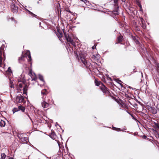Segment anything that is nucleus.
Here are the masks:
<instances>
[{
    "instance_id": "obj_1",
    "label": "nucleus",
    "mask_w": 159,
    "mask_h": 159,
    "mask_svg": "<svg viewBox=\"0 0 159 159\" xmlns=\"http://www.w3.org/2000/svg\"><path fill=\"white\" fill-rule=\"evenodd\" d=\"M65 37L67 41L70 42L73 46H75V43L74 40H76L78 39L77 37L75 35L70 34H67L64 33Z\"/></svg>"
},
{
    "instance_id": "obj_2",
    "label": "nucleus",
    "mask_w": 159,
    "mask_h": 159,
    "mask_svg": "<svg viewBox=\"0 0 159 159\" xmlns=\"http://www.w3.org/2000/svg\"><path fill=\"white\" fill-rule=\"evenodd\" d=\"M79 60L80 61H81L83 63L84 66L87 68L89 67L91 65L90 63L87 61L85 59V57L82 54L80 55V58Z\"/></svg>"
},
{
    "instance_id": "obj_3",
    "label": "nucleus",
    "mask_w": 159,
    "mask_h": 159,
    "mask_svg": "<svg viewBox=\"0 0 159 159\" xmlns=\"http://www.w3.org/2000/svg\"><path fill=\"white\" fill-rule=\"evenodd\" d=\"M25 57H26L28 58V61H30L31 60V57L30 56V52L29 51H27L24 56L22 55L21 57L19 58V62L20 63H22V61H24L25 59Z\"/></svg>"
},
{
    "instance_id": "obj_4",
    "label": "nucleus",
    "mask_w": 159,
    "mask_h": 159,
    "mask_svg": "<svg viewBox=\"0 0 159 159\" xmlns=\"http://www.w3.org/2000/svg\"><path fill=\"white\" fill-rule=\"evenodd\" d=\"M42 98L43 99V102L41 103L42 107L43 108H46L49 106V103L50 102V100L48 99L47 101L46 97L44 98L43 96L42 97Z\"/></svg>"
},
{
    "instance_id": "obj_5",
    "label": "nucleus",
    "mask_w": 159,
    "mask_h": 159,
    "mask_svg": "<svg viewBox=\"0 0 159 159\" xmlns=\"http://www.w3.org/2000/svg\"><path fill=\"white\" fill-rule=\"evenodd\" d=\"M22 134H20L18 136L20 139V141L23 143H27L28 141V138L25 137H22Z\"/></svg>"
},
{
    "instance_id": "obj_6",
    "label": "nucleus",
    "mask_w": 159,
    "mask_h": 159,
    "mask_svg": "<svg viewBox=\"0 0 159 159\" xmlns=\"http://www.w3.org/2000/svg\"><path fill=\"white\" fill-rule=\"evenodd\" d=\"M16 100L19 103L25 102L24 98L22 96H17L16 98Z\"/></svg>"
},
{
    "instance_id": "obj_7",
    "label": "nucleus",
    "mask_w": 159,
    "mask_h": 159,
    "mask_svg": "<svg viewBox=\"0 0 159 159\" xmlns=\"http://www.w3.org/2000/svg\"><path fill=\"white\" fill-rule=\"evenodd\" d=\"M101 84L102 86L101 87V89L102 91L104 93H109V91L107 88H106L102 83H101Z\"/></svg>"
},
{
    "instance_id": "obj_8",
    "label": "nucleus",
    "mask_w": 159,
    "mask_h": 159,
    "mask_svg": "<svg viewBox=\"0 0 159 159\" xmlns=\"http://www.w3.org/2000/svg\"><path fill=\"white\" fill-rule=\"evenodd\" d=\"M11 8L14 13L18 11V7L15 4H13L11 5Z\"/></svg>"
},
{
    "instance_id": "obj_9",
    "label": "nucleus",
    "mask_w": 159,
    "mask_h": 159,
    "mask_svg": "<svg viewBox=\"0 0 159 159\" xmlns=\"http://www.w3.org/2000/svg\"><path fill=\"white\" fill-rule=\"evenodd\" d=\"M140 21L141 22V26L143 29H145L146 28V25L145 21L143 19L141 18H140Z\"/></svg>"
},
{
    "instance_id": "obj_10",
    "label": "nucleus",
    "mask_w": 159,
    "mask_h": 159,
    "mask_svg": "<svg viewBox=\"0 0 159 159\" xmlns=\"http://www.w3.org/2000/svg\"><path fill=\"white\" fill-rule=\"evenodd\" d=\"M18 110L16 108H14V110L16 111L19 110H21L22 112H24L25 109V108L24 107L22 106H19L18 107Z\"/></svg>"
},
{
    "instance_id": "obj_11",
    "label": "nucleus",
    "mask_w": 159,
    "mask_h": 159,
    "mask_svg": "<svg viewBox=\"0 0 159 159\" xmlns=\"http://www.w3.org/2000/svg\"><path fill=\"white\" fill-rule=\"evenodd\" d=\"M39 80L41 81L42 84H41L40 85V86H41V85H44L45 83L44 81L43 80V76L40 75H39Z\"/></svg>"
},
{
    "instance_id": "obj_12",
    "label": "nucleus",
    "mask_w": 159,
    "mask_h": 159,
    "mask_svg": "<svg viewBox=\"0 0 159 159\" xmlns=\"http://www.w3.org/2000/svg\"><path fill=\"white\" fill-rule=\"evenodd\" d=\"M2 47L0 48V66H2Z\"/></svg>"
},
{
    "instance_id": "obj_13",
    "label": "nucleus",
    "mask_w": 159,
    "mask_h": 159,
    "mask_svg": "<svg viewBox=\"0 0 159 159\" xmlns=\"http://www.w3.org/2000/svg\"><path fill=\"white\" fill-rule=\"evenodd\" d=\"M153 127L156 129H159V124L158 123L154 122L152 124Z\"/></svg>"
},
{
    "instance_id": "obj_14",
    "label": "nucleus",
    "mask_w": 159,
    "mask_h": 159,
    "mask_svg": "<svg viewBox=\"0 0 159 159\" xmlns=\"http://www.w3.org/2000/svg\"><path fill=\"white\" fill-rule=\"evenodd\" d=\"M48 93V92L46 89H43L41 91V94L43 95L42 97L43 96L44 97V96L47 95Z\"/></svg>"
},
{
    "instance_id": "obj_15",
    "label": "nucleus",
    "mask_w": 159,
    "mask_h": 159,
    "mask_svg": "<svg viewBox=\"0 0 159 159\" xmlns=\"http://www.w3.org/2000/svg\"><path fill=\"white\" fill-rule=\"evenodd\" d=\"M27 90V86L26 85L25 86L23 89V92L24 94H26Z\"/></svg>"
},
{
    "instance_id": "obj_16",
    "label": "nucleus",
    "mask_w": 159,
    "mask_h": 159,
    "mask_svg": "<svg viewBox=\"0 0 159 159\" xmlns=\"http://www.w3.org/2000/svg\"><path fill=\"white\" fill-rule=\"evenodd\" d=\"M6 125L5 121L2 120H1L0 122V126L1 127H4Z\"/></svg>"
},
{
    "instance_id": "obj_17",
    "label": "nucleus",
    "mask_w": 159,
    "mask_h": 159,
    "mask_svg": "<svg viewBox=\"0 0 159 159\" xmlns=\"http://www.w3.org/2000/svg\"><path fill=\"white\" fill-rule=\"evenodd\" d=\"M10 87L11 89L13 88V89H14V88L13 87L14 85H13V84H12L13 82L12 81H11V79H10Z\"/></svg>"
},
{
    "instance_id": "obj_18",
    "label": "nucleus",
    "mask_w": 159,
    "mask_h": 159,
    "mask_svg": "<svg viewBox=\"0 0 159 159\" xmlns=\"http://www.w3.org/2000/svg\"><path fill=\"white\" fill-rule=\"evenodd\" d=\"M151 109L152 110V113L153 114H156L157 112V110L156 109H155V108L154 107H151Z\"/></svg>"
},
{
    "instance_id": "obj_19",
    "label": "nucleus",
    "mask_w": 159,
    "mask_h": 159,
    "mask_svg": "<svg viewBox=\"0 0 159 159\" xmlns=\"http://www.w3.org/2000/svg\"><path fill=\"white\" fill-rule=\"evenodd\" d=\"M57 35L59 38H61L63 36L62 34L60 32H58Z\"/></svg>"
},
{
    "instance_id": "obj_20",
    "label": "nucleus",
    "mask_w": 159,
    "mask_h": 159,
    "mask_svg": "<svg viewBox=\"0 0 159 159\" xmlns=\"http://www.w3.org/2000/svg\"><path fill=\"white\" fill-rule=\"evenodd\" d=\"M117 39L119 42H122L123 40V37L122 36H119L118 37Z\"/></svg>"
},
{
    "instance_id": "obj_21",
    "label": "nucleus",
    "mask_w": 159,
    "mask_h": 159,
    "mask_svg": "<svg viewBox=\"0 0 159 159\" xmlns=\"http://www.w3.org/2000/svg\"><path fill=\"white\" fill-rule=\"evenodd\" d=\"M6 156L4 153H2L1 155V158L0 159H5Z\"/></svg>"
},
{
    "instance_id": "obj_22",
    "label": "nucleus",
    "mask_w": 159,
    "mask_h": 159,
    "mask_svg": "<svg viewBox=\"0 0 159 159\" xmlns=\"http://www.w3.org/2000/svg\"><path fill=\"white\" fill-rule=\"evenodd\" d=\"M27 11H28L29 14H30V15H31V16H34V17H35V16H36V15L34 14H33L32 12L31 11H30L28 10L27 9Z\"/></svg>"
},
{
    "instance_id": "obj_23",
    "label": "nucleus",
    "mask_w": 159,
    "mask_h": 159,
    "mask_svg": "<svg viewBox=\"0 0 159 159\" xmlns=\"http://www.w3.org/2000/svg\"><path fill=\"white\" fill-rule=\"evenodd\" d=\"M95 83L96 85L97 86H99L100 84H101V83H100V82H99L97 81L96 80H95Z\"/></svg>"
},
{
    "instance_id": "obj_24",
    "label": "nucleus",
    "mask_w": 159,
    "mask_h": 159,
    "mask_svg": "<svg viewBox=\"0 0 159 159\" xmlns=\"http://www.w3.org/2000/svg\"><path fill=\"white\" fill-rule=\"evenodd\" d=\"M113 129L114 130H115L117 131H121V130L120 128H116V127H113Z\"/></svg>"
},
{
    "instance_id": "obj_25",
    "label": "nucleus",
    "mask_w": 159,
    "mask_h": 159,
    "mask_svg": "<svg viewBox=\"0 0 159 159\" xmlns=\"http://www.w3.org/2000/svg\"><path fill=\"white\" fill-rule=\"evenodd\" d=\"M114 1V2L115 3V5L116 6H117L118 4V0H113Z\"/></svg>"
},
{
    "instance_id": "obj_26",
    "label": "nucleus",
    "mask_w": 159,
    "mask_h": 159,
    "mask_svg": "<svg viewBox=\"0 0 159 159\" xmlns=\"http://www.w3.org/2000/svg\"><path fill=\"white\" fill-rule=\"evenodd\" d=\"M34 76L33 77H31L32 80H34L36 81V80L37 79L36 77V76L34 74Z\"/></svg>"
},
{
    "instance_id": "obj_27",
    "label": "nucleus",
    "mask_w": 159,
    "mask_h": 159,
    "mask_svg": "<svg viewBox=\"0 0 159 159\" xmlns=\"http://www.w3.org/2000/svg\"><path fill=\"white\" fill-rule=\"evenodd\" d=\"M127 113H129V114L130 115H131V117H132V118H133L134 120H137L135 118H134V117L133 116V115L130 114V113H129V112L128 111H127Z\"/></svg>"
},
{
    "instance_id": "obj_28",
    "label": "nucleus",
    "mask_w": 159,
    "mask_h": 159,
    "mask_svg": "<svg viewBox=\"0 0 159 159\" xmlns=\"http://www.w3.org/2000/svg\"><path fill=\"white\" fill-rule=\"evenodd\" d=\"M23 84H22L21 83H20L19 84V87L20 88H21L23 86Z\"/></svg>"
},
{
    "instance_id": "obj_29",
    "label": "nucleus",
    "mask_w": 159,
    "mask_h": 159,
    "mask_svg": "<svg viewBox=\"0 0 159 159\" xmlns=\"http://www.w3.org/2000/svg\"><path fill=\"white\" fill-rule=\"evenodd\" d=\"M7 71L9 72H11V69L10 67H9L8 68Z\"/></svg>"
},
{
    "instance_id": "obj_30",
    "label": "nucleus",
    "mask_w": 159,
    "mask_h": 159,
    "mask_svg": "<svg viewBox=\"0 0 159 159\" xmlns=\"http://www.w3.org/2000/svg\"><path fill=\"white\" fill-rule=\"evenodd\" d=\"M135 42L137 44H139V42L137 40L135 39Z\"/></svg>"
},
{
    "instance_id": "obj_31",
    "label": "nucleus",
    "mask_w": 159,
    "mask_h": 159,
    "mask_svg": "<svg viewBox=\"0 0 159 159\" xmlns=\"http://www.w3.org/2000/svg\"><path fill=\"white\" fill-rule=\"evenodd\" d=\"M28 116L30 118V119L33 122V121H32V120L31 119V118L28 115Z\"/></svg>"
},
{
    "instance_id": "obj_32",
    "label": "nucleus",
    "mask_w": 159,
    "mask_h": 159,
    "mask_svg": "<svg viewBox=\"0 0 159 159\" xmlns=\"http://www.w3.org/2000/svg\"><path fill=\"white\" fill-rule=\"evenodd\" d=\"M11 19L12 20H13L14 19V18L12 17L11 18Z\"/></svg>"
},
{
    "instance_id": "obj_33",
    "label": "nucleus",
    "mask_w": 159,
    "mask_h": 159,
    "mask_svg": "<svg viewBox=\"0 0 159 159\" xmlns=\"http://www.w3.org/2000/svg\"><path fill=\"white\" fill-rule=\"evenodd\" d=\"M122 2H125V0H121Z\"/></svg>"
},
{
    "instance_id": "obj_34",
    "label": "nucleus",
    "mask_w": 159,
    "mask_h": 159,
    "mask_svg": "<svg viewBox=\"0 0 159 159\" xmlns=\"http://www.w3.org/2000/svg\"><path fill=\"white\" fill-rule=\"evenodd\" d=\"M9 159H13V158L12 157H10L9 158Z\"/></svg>"
},
{
    "instance_id": "obj_35",
    "label": "nucleus",
    "mask_w": 159,
    "mask_h": 159,
    "mask_svg": "<svg viewBox=\"0 0 159 159\" xmlns=\"http://www.w3.org/2000/svg\"><path fill=\"white\" fill-rule=\"evenodd\" d=\"M144 138H146V136H144Z\"/></svg>"
},
{
    "instance_id": "obj_36",
    "label": "nucleus",
    "mask_w": 159,
    "mask_h": 159,
    "mask_svg": "<svg viewBox=\"0 0 159 159\" xmlns=\"http://www.w3.org/2000/svg\"><path fill=\"white\" fill-rule=\"evenodd\" d=\"M92 48L93 49H94V46H93V47H92Z\"/></svg>"
},
{
    "instance_id": "obj_37",
    "label": "nucleus",
    "mask_w": 159,
    "mask_h": 159,
    "mask_svg": "<svg viewBox=\"0 0 159 159\" xmlns=\"http://www.w3.org/2000/svg\"><path fill=\"white\" fill-rule=\"evenodd\" d=\"M120 85H121V86L122 87V84H120Z\"/></svg>"
},
{
    "instance_id": "obj_38",
    "label": "nucleus",
    "mask_w": 159,
    "mask_h": 159,
    "mask_svg": "<svg viewBox=\"0 0 159 159\" xmlns=\"http://www.w3.org/2000/svg\"><path fill=\"white\" fill-rule=\"evenodd\" d=\"M41 24V22H40L39 23V25H40Z\"/></svg>"
},
{
    "instance_id": "obj_39",
    "label": "nucleus",
    "mask_w": 159,
    "mask_h": 159,
    "mask_svg": "<svg viewBox=\"0 0 159 159\" xmlns=\"http://www.w3.org/2000/svg\"><path fill=\"white\" fill-rule=\"evenodd\" d=\"M141 75H142V76H143V73H142V72H141Z\"/></svg>"
},
{
    "instance_id": "obj_40",
    "label": "nucleus",
    "mask_w": 159,
    "mask_h": 159,
    "mask_svg": "<svg viewBox=\"0 0 159 159\" xmlns=\"http://www.w3.org/2000/svg\"><path fill=\"white\" fill-rule=\"evenodd\" d=\"M140 8H141V7H141V5H140Z\"/></svg>"
}]
</instances>
